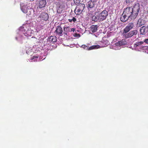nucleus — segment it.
I'll use <instances>...</instances> for the list:
<instances>
[{"label": "nucleus", "instance_id": "18", "mask_svg": "<svg viewBox=\"0 0 148 148\" xmlns=\"http://www.w3.org/2000/svg\"><path fill=\"white\" fill-rule=\"evenodd\" d=\"M21 10L24 13H27L29 9H27V8L26 6H24L22 7Z\"/></svg>", "mask_w": 148, "mask_h": 148}, {"label": "nucleus", "instance_id": "8", "mask_svg": "<svg viewBox=\"0 0 148 148\" xmlns=\"http://www.w3.org/2000/svg\"><path fill=\"white\" fill-rule=\"evenodd\" d=\"M143 44L144 42L143 41L137 42L134 44V46L135 48H139L140 49L143 50L145 47L143 45Z\"/></svg>", "mask_w": 148, "mask_h": 148}, {"label": "nucleus", "instance_id": "27", "mask_svg": "<svg viewBox=\"0 0 148 148\" xmlns=\"http://www.w3.org/2000/svg\"><path fill=\"white\" fill-rule=\"evenodd\" d=\"M39 56H38V55H36L35 56H33V57H32V59H35L36 58H38Z\"/></svg>", "mask_w": 148, "mask_h": 148}, {"label": "nucleus", "instance_id": "16", "mask_svg": "<svg viewBox=\"0 0 148 148\" xmlns=\"http://www.w3.org/2000/svg\"><path fill=\"white\" fill-rule=\"evenodd\" d=\"M64 35H67V33L69 32L70 31V27H64Z\"/></svg>", "mask_w": 148, "mask_h": 148}, {"label": "nucleus", "instance_id": "31", "mask_svg": "<svg viewBox=\"0 0 148 148\" xmlns=\"http://www.w3.org/2000/svg\"><path fill=\"white\" fill-rule=\"evenodd\" d=\"M67 1H71V0H66Z\"/></svg>", "mask_w": 148, "mask_h": 148}, {"label": "nucleus", "instance_id": "2", "mask_svg": "<svg viewBox=\"0 0 148 148\" xmlns=\"http://www.w3.org/2000/svg\"><path fill=\"white\" fill-rule=\"evenodd\" d=\"M38 17L40 18L39 21L40 24L43 26L47 24V21L48 20L49 16L48 14L45 12H43L39 15Z\"/></svg>", "mask_w": 148, "mask_h": 148}, {"label": "nucleus", "instance_id": "24", "mask_svg": "<svg viewBox=\"0 0 148 148\" xmlns=\"http://www.w3.org/2000/svg\"><path fill=\"white\" fill-rule=\"evenodd\" d=\"M81 0H74V2L76 5L79 4Z\"/></svg>", "mask_w": 148, "mask_h": 148}, {"label": "nucleus", "instance_id": "15", "mask_svg": "<svg viewBox=\"0 0 148 148\" xmlns=\"http://www.w3.org/2000/svg\"><path fill=\"white\" fill-rule=\"evenodd\" d=\"M57 39L55 36H51L49 37L47 41L49 42H54L56 41Z\"/></svg>", "mask_w": 148, "mask_h": 148}, {"label": "nucleus", "instance_id": "1", "mask_svg": "<svg viewBox=\"0 0 148 148\" xmlns=\"http://www.w3.org/2000/svg\"><path fill=\"white\" fill-rule=\"evenodd\" d=\"M134 27V25L133 23L130 22L128 24L124 29L122 33V35L124 38L127 39L130 38L137 34L138 31L136 29L130 31Z\"/></svg>", "mask_w": 148, "mask_h": 148}, {"label": "nucleus", "instance_id": "5", "mask_svg": "<svg viewBox=\"0 0 148 148\" xmlns=\"http://www.w3.org/2000/svg\"><path fill=\"white\" fill-rule=\"evenodd\" d=\"M132 11V8L130 7H128L124 9L123 13V14H125L127 16H128L132 20H134L135 19L133 17L134 16V14H133Z\"/></svg>", "mask_w": 148, "mask_h": 148}, {"label": "nucleus", "instance_id": "13", "mask_svg": "<svg viewBox=\"0 0 148 148\" xmlns=\"http://www.w3.org/2000/svg\"><path fill=\"white\" fill-rule=\"evenodd\" d=\"M130 18L128 16H127L125 14H123V13L120 17V19L122 22H125Z\"/></svg>", "mask_w": 148, "mask_h": 148}, {"label": "nucleus", "instance_id": "10", "mask_svg": "<svg viewBox=\"0 0 148 148\" xmlns=\"http://www.w3.org/2000/svg\"><path fill=\"white\" fill-rule=\"evenodd\" d=\"M46 4V0H38L37 4L40 8L45 7Z\"/></svg>", "mask_w": 148, "mask_h": 148}, {"label": "nucleus", "instance_id": "21", "mask_svg": "<svg viewBox=\"0 0 148 148\" xmlns=\"http://www.w3.org/2000/svg\"><path fill=\"white\" fill-rule=\"evenodd\" d=\"M138 24L139 25V26L140 27L143 25V23L141 20H139L138 21Z\"/></svg>", "mask_w": 148, "mask_h": 148}, {"label": "nucleus", "instance_id": "7", "mask_svg": "<svg viewBox=\"0 0 148 148\" xmlns=\"http://www.w3.org/2000/svg\"><path fill=\"white\" fill-rule=\"evenodd\" d=\"M56 29L54 32L55 35L59 36H62L63 35V32L62 28L60 25H58L56 27Z\"/></svg>", "mask_w": 148, "mask_h": 148}, {"label": "nucleus", "instance_id": "20", "mask_svg": "<svg viewBox=\"0 0 148 148\" xmlns=\"http://www.w3.org/2000/svg\"><path fill=\"white\" fill-rule=\"evenodd\" d=\"M31 31L30 30H28L27 31H26V32L24 33V34L25 36H30V33H31Z\"/></svg>", "mask_w": 148, "mask_h": 148}, {"label": "nucleus", "instance_id": "14", "mask_svg": "<svg viewBox=\"0 0 148 148\" xmlns=\"http://www.w3.org/2000/svg\"><path fill=\"white\" fill-rule=\"evenodd\" d=\"M98 26L97 25H92L90 27V31L92 33L96 32L97 30Z\"/></svg>", "mask_w": 148, "mask_h": 148}, {"label": "nucleus", "instance_id": "22", "mask_svg": "<svg viewBox=\"0 0 148 148\" xmlns=\"http://www.w3.org/2000/svg\"><path fill=\"white\" fill-rule=\"evenodd\" d=\"M68 20L70 22H71L72 21L75 22L76 21V18L74 17H73V18L71 19H68Z\"/></svg>", "mask_w": 148, "mask_h": 148}, {"label": "nucleus", "instance_id": "25", "mask_svg": "<svg viewBox=\"0 0 148 148\" xmlns=\"http://www.w3.org/2000/svg\"><path fill=\"white\" fill-rule=\"evenodd\" d=\"M134 0H125V2L127 3H130L133 2Z\"/></svg>", "mask_w": 148, "mask_h": 148}, {"label": "nucleus", "instance_id": "9", "mask_svg": "<svg viewBox=\"0 0 148 148\" xmlns=\"http://www.w3.org/2000/svg\"><path fill=\"white\" fill-rule=\"evenodd\" d=\"M95 2L91 0L88 2L86 6L89 10L92 9L95 6Z\"/></svg>", "mask_w": 148, "mask_h": 148}, {"label": "nucleus", "instance_id": "30", "mask_svg": "<svg viewBox=\"0 0 148 148\" xmlns=\"http://www.w3.org/2000/svg\"><path fill=\"white\" fill-rule=\"evenodd\" d=\"M80 36V35L79 34H75V36H76V37H77V36Z\"/></svg>", "mask_w": 148, "mask_h": 148}, {"label": "nucleus", "instance_id": "12", "mask_svg": "<svg viewBox=\"0 0 148 148\" xmlns=\"http://www.w3.org/2000/svg\"><path fill=\"white\" fill-rule=\"evenodd\" d=\"M126 44L127 41L125 39H122L121 40L119 41L115 44L116 46L119 47L124 45Z\"/></svg>", "mask_w": 148, "mask_h": 148}, {"label": "nucleus", "instance_id": "4", "mask_svg": "<svg viewBox=\"0 0 148 148\" xmlns=\"http://www.w3.org/2000/svg\"><path fill=\"white\" fill-rule=\"evenodd\" d=\"M140 10V5L138 3L136 4L134 6L133 8H132V12L134 14V18L135 19L137 16L138 12Z\"/></svg>", "mask_w": 148, "mask_h": 148}, {"label": "nucleus", "instance_id": "29", "mask_svg": "<svg viewBox=\"0 0 148 148\" xmlns=\"http://www.w3.org/2000/svg\"><path fill=\"white\" fill-rule=\"evenodd\" d=\"M75 28H71V32L73 31L74 32L75 31Z\"/></svg>", "mask_w": 148, "mask_h": 148}, {"label": "nucleus", "instance_id": "3", "mask_svg": "<svg viewBox=\"0 0 148 148\" xmlns=\"http://www.w3.org/2000/svg\"><path fill=\"white\" fill-rule=\"evenodd\" d=\"M85 8V5L84 3H80L77 5L75 10V12L76 14H80L83 11Z\"/></svg>", "mask_w": 148, "mask_h": 148}, {"label": "nucleus", "instance_id": "23", "mask_svg": "<svg viewBox=\"0 0 148 148\" xmlns=\"http://www.w3.org/2000/svg\"><path fill=\"white\" fill-rule=\"evenodd\" d=\"M62 10H63L62 9V8H61L60 7H59L57 9V12L58 13L60 14L62 12Z\"/></svg>", "mask_w": 148, "mask_h": 148}, {"label": "nucleus", "instance_id": "6", "mask_svg": "<svg viewBox=\"0 0 148 148\" xmlns=\"http://www.w3.org/2000/svg\"><path fill=\"white\" fill-rule=\"evenodd\" d=\"M108 15V13L107 11L106 10H103L102 12L98 14L99 20L102 21L105 20Z\"/></svg>", "mask_w": 148, "mask_h": 148}, {"label": "nucleus", "instance_id": "28", "mask_svg": "<svg viewBox=\"0 0 148 148\" xmlns=\"http://www.w3.org/2000/svg\"><path fill=\"white\" fill-rule=\"evenodd\" d=\"M144 42L148 44V38L145 39L144 41Z\"/></svg>", "mask_w": 148, "mask_h": 148}, {"label": "nucleus", "instance_id": "17", "mask_svg": "<svg viewBox=\"0 0 148 148\" xmlns=\"http://www.w3.org/2000/svg\"><path fill=\"white\" fill-rule=\"evenodd\" d=\"M99 47V45H93L89 47L88 45V50H89L94 49L98 48Z\"/></svg>", "mask_w": 148, "mask_h": 148}, {"label": "nucleus", "instance_id": "11", "mask_svg": "<svg viewBox=\"0 0 148 148\" xmlns=\"http://www.w3.org/2000/svg\"><path fill=\"white\" fill-rule=\"evenodd\" d=\"M140 34L144 35L148 32V28L147 27H146L145 26H143L140 28Z\"/></svg>", "mask_w": 148, "mask_h": 148}, {"label": "nucleus", "instance_id": "26", "mask_svg": "<svg viewBox=\"0 0 148 148\" xmlns=\"http://www.w3.org/2000/svg\"><path fill=\"white\" fill-rule=\"evenodd\" d=\"M81 47L84 48V49H86L87 50H88V45H82L81 46Z\"/></svg>", "mask_w": 148, "mask_h": 148}, {"label": "nucleus", "instance_id": "19", "mask_svg": "<svg viewBox=\"0 0 148 148\" xmlns=\"http://www.w3.org/2000/svg\"><path fill=\"white\" fill-rule=\"evenodd\" d=\"M92 21H97L98 20H99V16H98H98H97L95 15H94L92 16Z\"/></svg>", "mask_w": 148, "mask_h": 148}]
</instances>
